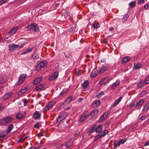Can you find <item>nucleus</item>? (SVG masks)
I'll return each mask as SVG.
<instances>
[{"label": "nucleus", "instance_id": "f03ea898", "mask_svg": "<svg viewBox=\"0 0 149 149\" xmlns=\"http://www.w3.org/2000/svg\"><path fill=\"white\" fill-rule=\"evenodd\" d=\"M55 102L54 101L49 102L47 104L45 107L44 109V112L47 111L52 108L53 107L54 105Z\"/></svg>", "mask_w": 149, "mask_h": 149}, {"label": "nucleus", "instance_id": "f257e3e1", "mask_svg": "<svg viewBox=\"0 0 149 149\" xmlns=\"http://www.w3.org/2000/svg\"><path fill=\"white\" fill-rule=\"evenodd\" d=\"M24 43L21 44L20 45H16L14 44H12L9 45V49L10 51H13L16 49L18 47L19 49L23 47Z\"/></svg>", "mask_w": 149, "mask_h": 149}, {"label": "nucleus", "instance_id": "de8ad7c7", "mask_svg": "<svg viewBox=\"0 0 149 149\" xmlns=\"http://www.w3.org/2000/svg\"><path fill=\"white\" fill-rule=\"evenodd\" d=\"M37 54H34L32 55L31 56V57L34 60H36L37 59Z\"/></svg>", "mask_w": 149, "mask_h": 149}, {"label": "nucleus", "instance_id": "72a5a7b5", "mask_svg": "<svg viewBox=\"0 0 149 149\" xmlns=\"http://www.w3.org/2000/svg\"><path fill=\"white\" fill-rule=\"evenodd\" d=\"M72 99V96H70L69 97H68L65 101V102L69 103L70 102Z\"/></svg>", "mask_w": 149, "mask_h": 149}, {"label": "nucleus", "instance_id": "7ed1b4c3", "mask_svg": "<svg viewBox=\"0 0 149 149\" xmlns=\"http://www.w3.org/2000/svg\"><path fill=\"white\" fill-rule=\"evenodd\" d=\"M12 120V118L9 116H7L3 118L1 121V124H8L11 122Z\"/></svg>", "mask_w": 149, "mask_h": 149}, {"label": "nucleus", "instance_id": "3c124183", "mask_svg": "<svg viewBox=\"0 0 149 149\" xmlns=\"http://www.w3.org/2000/svg\"><path fill=\"white\" fill-rule=\"evenodd\" d=\"M144 8L146 9H147L149 8V2L146 3L144 6Z\"/></svg>", "mask_w": 149, "mask_h": 149}, {"label": "nucleus", "instance_id": "bb28decb", "mask_svg": "<svg viewBox=\"0 0 149 149\" xmlns=\"http://www.w3.org/2000/svg\"><path fill=\"white\" fill-rule=\"evenodd\" d=\"M13 125L12 124H10L8 126L7 130H6L8 133L10 132L13 128Z\"/></svg>", "mask_w": 149, "mask_h": 149}, {"label": "nucleus", "instance_id": "0e129e2a", "mask_svg": "<svg viewBox=\"0 0 149 149\" xmlns=\"http://www.w3.org/2000/svg\"><path fill=\"white\" fill-rule=\"evenodd\" d=\"M80 134V132H76L75 134H74V136L75 137H77Z\"/></svg>", "mask_w": 149, "mask_h": 149}, {"label": "nucleus", "instance_id": "8fccbe9b", "mask_svg": "<svg viewBox=\"0 0 149 149\" xmlns=\"http://www.w3.org/2000/svg\"><path fill=\"white\" fill-rule=\"evenodd\" d=\"M26 92V90L24 88H22L20 90V91H19V93H21V94H23Z\"/></svg>", "mask_w": 149, "mask_h": 149}, {"label": "nucleus", "instance_id": "412c9836", "mask_svg": "<svg viewBox=\"0 0 149 149\" xmlns=\"http://www.w3.org/2000/svg\"><path fill=\"white\" fill-rule=\"evenodd\" d=\"M89 82L88 80H85L83 83L82 84V86L84 88H86L88 85Z\"/></svg>", "mask_w": 149, "mask_h": 149}, {"label": "nucleus", "instance_id": "5fc2aeb1", "mask_svg": "<svg viewBox=\"0 0 149 149\" xmlns=\"http://www.w3.org/2000/svg\"><path fill=\"white\" fill-rule=\"evenodd\" d=\"M42 77L41 76L39 77H38V84L42 80Z\"/></svg>", "mask_w": 149, "mask_h": 149}, {"label": "nucleus", "instance_id": "a878e982", "mask_svg": "<svg viewBox=\"0 0 149 149\" xmlns=\"http://www.w3.org/2000/svg\"><path fill=\"white\" fill-rule=\"evenodd\" d=\"M149 109V102L147 103L146 104L144 107L143 110L147 112Z\"/></svg>", "mask_w": 149, "mask_h": 149}, {"label": "nucleus", "instance_id": "7c9ffc66", "mask_svg": "<svg viewBox=\"0 0 149 149\" xmlns=\"http://www.w3.org/2000/svg\"><path fill=\"white\" fill-rule=\"evenodd\" d=\"M102 136L100 134H97L95 136V137L93 140V141H96L98 139L102 137Z\"/></svg>", "mask_w": 149, "mask_h": 149}, {"label": "nucleus", "instance_id": "4468645a", "mask_svg": "<svg viewBox=\"0 0 149 149\" xmlns=\"http://www.w3.org/2000/svg\"><path fill=\"white\" fill-rule=\"evenodd\" d=\"M73 144V141L71 139H69L65 143V146L67 148L71 146Z\"/></svg>", "mask_w": 149, "mask_h": 149}, {"label": "nucleus", "instance_id": "5701e85b", "mask_svg": "<svg viewBox=\"0 0 149 149\" xmlns=\"http://www.w3.org/2000/svg\"><path fill=\"white\" fill-rule=\"evenodd\" d=\"M8 134L6 130L1 132L0 133V138L5 137Z\"/></svg>", "mask_w": 149, "mask_h": 149}, {"label": "nucleus", "instance_id": "dca6fc26", "mask_svg": "<svg viewBox=\"0 0 149 149\" xmlns=\"http://www.w3.org/2000/svg\"><path fill=\"white\" fill-rule=\"evenodd\" d=\"M6 80V76L5 75H2L0 77V84H3Z\"/></svg>", "mask_w": 149, "mask_h": 149}, {"label": "nucleus", "instance_id": "58836bf2", "mask_svg": "<svg viewBox=\"0 0 149 149\" xmlns=\"http://www.w3.org/2000/svg\"><path fill=\"white\" fill-rule=\"evenodd\" d=\"M76 29V27L75 26L73 27H71L70 28V31L71 32L74 33L75 31V29Z\"/></svg>", "mask_w": 149, "mask_h": 149}, {"label": "nucleus", "instance_id": "e2e57ef3", "mask_svg": "<svg viewBox=\"0 0 149 149\" xmlns=\"http://www.w3.org/2000/svg\"><path fill=\"white\" fill-rule=\"evenodd\" d=\"M43 136V135L42 132H41L39 133H38V137L42 136Z\"/></svg>", "mask_w": 149, "mask_h": 149}, {"label": "nucleus", "instance_id": "2eb2a0df", "mask_svg": "<svg viewBox=\"0 0 149 149\" xmlns=\"http://www.w3.org/2000/svg\"><path fill=\"white\" fill-rule=\"evenodd\" d=\"M25 113L24 112H19L16 115V118L18 119H20L23 118L25 116Z\"/></svg>", "mask_w": 149, "mask_h": 149}, {"label": "nucleus", "instance_id": "a19ab883", "mask_svg": "<svg viewBox=\"0 0 149 149\" xmlns=\"http://www.w3.org/2000/svg\"><path fill=\"white\" fill-rule=\"evenodd\" d=\"M109 112L108 111L107 112H104L102 115L103 116V117L105 119H106L107 118V116L109 115Z\"/></svg>", "mask_w": 149, "mask_h": 149}, {"label": "nucleus", "instance_id": "423d86ee", "mask_svg": "<svg viewBox=\"0 0 149 149\" xmlns=\"http://www.w3.org/2000/svg\"><path fill=\"white\" fill-rule=\"evenodd\" d=\"M109 65L107 64H105L102 67L100 68L98 71V73H103L107 70L109 67Z\"/></svg>", "mask_w": 149, "mask_h": 149}, {"label": "nucleus", "instance_id": "473e14b6", "mask_svg": "<svg viewBox=\"0 0 149 149\" xmlns=\"http://www.w3.org/2000/svg\"><path fill=\"white\" fill-rule=\"evenodd\" d=\"M136 4V1H132L129 4V5L130 7L133 8L135 6Z\"/></svg>", "mask_w": 149, "mask_h": 149}, {"label": "nucleus", "instance_id": "e433bc0d", "mask_svg": "<svg viewBox=\"0 0 149 149\" xmlns=\"http://www.w3.org/2000/svg\"><path fill=\"white\" fill-rule=\"evenodd\" d=\"M44 85L43 84H40L38 86V91L41 90L44 88Z\"/></svg>", "mask_w": 149, "mask_h": 149}, {"label": "nucleus", "instance_id": "338daca9", "mask_svg": "<svg viewBox=\"0 0 149 149\" xmlns=\"http://www.w3.org/2000/svg\"><path fill=\"white\" fill-rule=\"evenodd\" d=\"M110 123V121L109 120H108L106 122V124L107 125H109Z\"/></svg>", "mask_w": 149, "mask_h": 149}, {"label": "nucleus", "instance_id": "a211bd4d", "mask_svg": "<svg viewBox=\"0 0 149 149\" xmlns=\"http://www.w3.org/2000/svg\"><path fill=\"white\" fill-rule=\"evenodd\" d=\"M102 127L100 125H98L97 127L96 125V133H100L102 130Z\"/></svg>", "mask_w": 149, "mask_h": 149}, {"label": "nucleus", "instance_id": "774afa93", "mask_svg": "<svg viewBox=\"0 0 149 149\" xmlns=\"http://www.w3.org/2000/svg\"><path fill=\"white\" fill-rule=\"evenodd\" d=\"M148 145H149V141L145 143L144 145L145 146H148Z\"/></svg>", "mask_w": 149, "mask_h": 149}, {"label": "nucleus", "instance_id": "c03bdc74", "mask_svg": "<svg viewBox=\"0 0 149 149\" xmlns=\"http://www.w3.org/2000/svg\"><path fill=\"white\" fill-rule=\"evenodd\" d=\"M29 103V102L28 101V100L25 99L24 101V105L25 106H26Z\"/></svg>", "mask_w": 149, "mask_h": 149}, {"label": "nucleus", "instance_id": "69168bd1", "mask_svg": "<svg viewBox=\"0 0 149 149\" xmlns=\"http://www.w3.org/2000/svg\"><path fill=\"white\" fill-rule=\"evenodd\" d=\"M134 105V104L133 102H132L129 105V107L130 108L132 107Z\"/></svg>", "mask_w": 149, "mask_h": 149}, {"label": "nucleus", "instance_id": "680f3d73", "mask_svg": "<svg viewBox=\"0 0 149 149\" xmlns=\"http://www.w3.org/2000/svg\"><path fill=\"white\" fill-rule=\"evenodd\" d=\"M116 142H117L116 141H115L114 142V148L115 149L116 148V147H118V146H117V145H116Z\"/></svg>", "mask_w": 149, "mask_h": 149}, {"label": "nucleus", "instance_id": "4be33fe9", "mask_svg": "<svg viewBox=\"0 0 149 149\" xmlns=\"http://www.w3.org/2000/svg\"><path fill=\"white\" fill-rule=\"evenodd\" d=\"M119 81L117 80L111 86V88L113 89H115L118 86V85L119 84Z\"/></svg>", "mask_w": 149, "mask_h": 149}, {"label": "nucleus", "instance_id": "6e6d98bb", "mask_svg": "<svg viewBox=\"0 0 149 149\" xmlns=\"http://www.w3.org/2000/svg\"><path fill=\"white\" fill-rule=\"evenodd\" d=\"M9 0H1L0 1L1 4H2L7 2Z\"/></svg>", "mask_w": 149, "mask_h": 149}, {"label": "nucleus", "instance_id": "ea45409f", "mask_svg": "<svg viewBox=\"0 0 149 149\" xmlns=\"http://www.w3.org/2000/svg\"><path fill=\"white\" fill-rule=\"evenodd\" d=\"M33 118L36 120L37 119V111H36L34 113Z\"/></svg>", "mask_w": 149, "mask_h": 149}, {"label": "nucleus", "instance_id": "13d9d810", "mask_svg": "<svg viewBox=\"0 0 149 149\" xmlns=\"http://www.w3.org/2000/svg\"><path fill=\"white\" fill-rule=\"evenodd\" d=\"M56 79L55 78H54V77L53 76V75H52L51 76L49 77V80L50 81H52L53 80Z\"/></svg>", "mask_w": 149, "mask_h": 149}, {"label": "nucleus", "instance_id": "2f4dec72", "mask_svg": "<svg viewBox=\"0 0 149 149\" xmlns=\"http://www.w3.org/2000/svg\"><path fill=\"white\" fill-rule=\"evenodd\" d=\"M98 112V111L97 110H95L92 111L90 114L91 116H94L97 114Z\"/></svg>", "mask_w": 149, "mask_h": 149}, {"label": "nucleus", "instance_id": "aec40b11", "mask_svg": "<svg viewBox=\"0 0 149 149\" xmlns=\"http://www.w3.org/2000/svg\"><path fill=\"white\" fill-rule=\"evenodd\" d=\"M96 125H93L91 126V129L89 132V134L93 133L95 131H96Z\"/></svg>", "mask_w": 149, "mask_h": 149}, {"label": "nucleus", "instance_id": "37998d69", "mask_svg": "<svg viewBox=\"0 0 149 149\" xmlns=\"http://www.w3.org/2000/svg\"><path fill=\"white\" fill-rule=\"evenodd\" d=\"M100 100H97L95 101V104L97 107L99 106L100 104Z\"/></svg>", "mask_w": 149, "mask_h": 149}, {"label": "nucleus", "instance_id": "393cba45", "mask_svg": "<svg viewBox=\"0 0 149 149\" xmlns=\"http://www.w3.org/2000/svg\"><path fill=\"white\" fill-rule=\"evenodd\" d=\"M144 84H145L144 83V81L143 80H141L138 84V86L139 88H141L143 86Z\"/></svg>", "mask_w": 149, "mask_h": 149}, {"label": "nucleus", "instance_id": "39448f33", "mask_svg": "<svg viewBox=\"0 0 149 149\" xmlns=\"http://www.w3.org/2000/svg\"><path fill=\"white\" fill-rule=\"evenodd\" d=\"M26 77V75L25 74H22L20 76L18 81L17 83V84L19 85L21 84L24 81V79Z\"/></svg>", "mask_w": 149, "mask_h": 149}, {"label": "nucleus", "instance_id": "603ef678", "mask_svg": "<svg viewBox=\"0 0 149 149\" xmlns=\"http://www.w3.org/2000/svg\"><path fill=\"white\" fill-rule=\"evenodd\" d=\"M65 14L66 15V17L68 18H70V13L68 11L65 12Z\"/></svg>", "mask_w": 149, "mask_h": 149}, {"label": "nucleus", "instance_id": "c85d7f7f", "mask_svg": "<svg viewBox=\"0 0 149 149\" xmlns=\"http://www.w3.org/2000/svg\"><path fill=\"white\" fill-rule=\"evenodd\" d=\"M144 83L145 84H149V75L147 76L145 78L144 81Z\"/></svg>", "mask_w": 149, "mask_h": 149}, {"label": "nucleus", "instance_id": "6e6552de", "mask_svg": "<svg viewBox=\"0 0 149 149\" xmlns=\"http://www.w3.org/2000/svg\"><path fill=\"white\" fill-rule=\"evenodd\" d=\"M144 101V100L143 99H141L138 102L135 107L134 109H140Z\"/></svg>", "mask_w": 149, "mask_h": 149}, {"label": "nucleus", "instance_id": "c9c22d12", "mask_svg": "<svg viewBox=\"0 0 149 149\" xmlns=\"http://www.w3.org/2000/svg\"><path fill=\"white\" fill-rule=\"evenodd\" d=\"M97 75V74L95 73V72H92L91 74L90 77L91 78H93L95 77Z\"/></svg>", "mask_w": 149, "mask_h": 149}, {"label": "nucleus", "instance_id": "052dcab7", "mask_svg": "<svg viewBox=\"0 0 149 149\" xmlns=\"http://www.w3.org/2000/svg\"><path fill=\"white\" fill-rule=\"evenodd\" d=\"M120 140H118L116 142V145H117V146H119L120 144Z\"/></svg>", "mask_w": 149, "mask_h": 149}, {"label": "nucleus", "instance_id": "cd10ccee", "mask_svg": "<svg viewBox=\"0 0 149 149\" xmlns=\"http://www.w3.org/2000/svg\"><path fill=\"white\" fill-rule=\"evenodd\" d=\"M108 131L107 130H103L102 131V132L101 134H100L101 135V136H102V137H103L107 134L108 133Z\"/></svg>", "mask_w": 149, "mask_h": 149}, {"label": "nucleus", "instance_id": "f3484780", "mask_svg": "<svg viewBox=\"0 0 149 149\" xmlns=\"http://www.w3.org/2000/svg\"><path fill=\"white\" fill-rule=\"evenodd\" d=\"M142 66V64L140 63H134V65L133 68L135 70H137L140 69Z\"/></svg>", "mask_w": 149, "mask_h": 149}, {"label": "nucleus", "instance_id": "09e8293b", "mask_svg": "<svg viewBox=\"0 0 149 149\" xmlns=\"http://www.w3.org/2000/svg\"><path fill=\"white\" fill-rule=\"evenodd\" d=\"M105 119L103 117V116L102 115L101 116L99 120V122H101L102 121Z\"/></svg>", "mask_w": 149, "mask_h": 149}, {"label": "nucleus", "instance_id": "bf43d9fd", "mask_svg": "<svg viewBox=\"0 0 149 149\" xmlns=\"http://www.w3.org/2000/svg\"><path fill=\"white\" fill-rule=\"evenodd\" d=\"M147 117L145 116H142L141 117L140 119L141 120H144Z\"/></svg>", "mask_w": 149, "mask_h": 149}, {"label": "nucleus", "instance_id": "6ab92c4d", "mask_svg": "<svg viewBox=\"0 0 149 149\" xmlns=\"http://www.w3.org/2000/svg\"><path fill=\"white\" fill-rule=\"evenodd\" d=\"M109 81L106 78H104L100 80V85H104L108 82Z\"/></svg>", "mask_w": 149, "mask_h": 149}, {"label": "nucleus", "instance_id": "4c0bfd02", "mask_svg": "<svg viewBox=\"0 0 149 149\" xmlns=\"http://www.w3.org/2000/svg\"><path fill=\"white\" fill-rule=\"evenodd\" d=\"M93 26L94 28L97 29L100 27V25L98 23H94L93 24Z\"/></svg>", "mask_w": 149, "mask_h": 149}, {"label": "nucleus", "instance_id": "0eeeda50", "mask_svg": "<svg viewBox=\"0 0 149 149\" xmlns=\"http://www.w3.org/2000/svg\"><path fill=\"white\" fill-rule=\"evenodd\" d=\"M27 27L28 30H31V29L34 31H36V28H37V24L35 23H32L30 25H28Z\"/></svg>", "mask_w": 149, "mask_h": 149}, {"label": "nucleus", "instance_id": "20e7f679", "mask_svg": "<svg viewBox=\"0 0 149 149\" xmlns=\"http://www.w3.org/2000/svg\"><path fill=\"white\" fill-rule=\"evenodd\" d=\"M67 113L64 112H61L58 116L57 119V122H60L62 120H64L67 117Z\"/></svg>", "mask_w": 149, "mask_h": 149}, {"label": "nucleus", "instance_id": "4d7b16f0", "mask_svg": "<svg viewBox=\"0 0 149 149\" xmlns=\"http://www.w3.org/2000/svg\"><path fill=\"white\" fill-rule=\"evenodd\" d=\"M144 0H139L138 2V5H140L142 3L144 2Z\"/></svg>", "mask_w": 149, "mask_h": 149}, {"label": "nucleus", "instance_id": "c756f323", "mask_svg": "<svg viewBox=\"0 0 149 149\" xmlns=\"http://www.w3.org/2000/svg\"><path fill=\"white\" fill-rule=\"evenodd\" d=\"M32 50V49L31 48H29L26 49L22 53H21V54H27V53L31 52Z\"/></svg>", "mask_w": 149, "mask_h": 149}, {"label": "nucleus", "instance_id": "9b49d317", "mask_svg": "<svg viewBox=\"0 0 149 149\" xmlns=\"http://www.w3.org/2000/svg\"><path fill=\"white\" fill-rule=\"evenodd\" d=\"M87 116V115H86L84 113H82L80 116L78 121L80 122L84 121L86 120Z\"/></svg>", "mask_w": 149, "mask_h": 149}, {"label": "nucleus", "instance_id": "a18cd8bd", "mask_svg": "<svg viewBox=\"0 0 149 149\" xmlns=\"http://www.w3.org/2000/svg\"><path fill=\"white\" fill-rule=\"evenodd\" d=\"M58 72H54V75H53V76L54 77V78L56 79L57 77H58Z\"/></svg>", "mask_w": 149, "mask_h": 149}, {"label": "nucleus", "instance_id": "49530a36", "mask_svg": "<svg viewBox=\"0 0 149 149\" xmlns=\"http://www.w3.org/2000/svg\"><path fill=\"white\" fill-rule=\"evenodd\" d=\"M127 140V139L126 138H125L123 139H120V143L122 144H123Z\"/></svg>", "mask_w": 149, "mask_h": 149}, {"label": "nucleus", "instance_id": "f8f14e48", "mask_svg": "<svg viewBox=\"0 0 149 149\" xmlns=\"http://www.w3.org/2000/svg\"><path fill=\"white\" fill-rule=\"evenodd\" d=\"M123 98V96L120 97L119 98L116 100L111 105L112 107H114L117 105L120 102Z\"/></svg>", "mask_w": 149, "mask_h": 149}, {"label": "nucleus", "instance_id": "9d476101", "mask_svg": "<svg viewBox=\"0 0 149 149\" xmlns=\"http://www.w3.org/2000/svg\"><path fill=\"white\" fill-rule=\"evenodd\" d=\"M18 29V27L15 26L12 29L8 32V34L9 35L11 36L14 34L17 31Z\"/></svg>", "mask_w": 149, "mask_h": 149}, {"label": "nucleus", "instance_id": "f704fd0d", "mask_svg": "<svg viewBox=\"0 0 149 149\" xmlns=\"http://www.w3.org/2000/svg\"><path fill=\"white\" fill-rule=\"evenodd\" d=\"M129 17V15L128 14H126L124 16L123 18V20L122 21L124 22L126 21Z\"/></svg>", "mask_w": 149, "mask_h": 149}, {"label": "nucleus", "instance_id": "79ce46f5", "mask_svg": "<svg viewBox=\"0 0 149 149\" xmlns=\"http://www.w3.org/2000/svg\"><path fill=\"white\" fill-rule=\"evenodd\" d=\"M104 92L103 91H101L97 95H96L95 97H100L102 95L104 94Z\"/></svg>", "mask_w": 149, "mask_h": 149}, {"label": "nucleus", "instance_id": "ddd939ff", "mask_svg": "<svg viewBox=\"0 0 149 149\" xmlns=\"http://www.w3.org/2000/svg\"><path fill=\"white\" fill-rule=\"evenodd\" d=\"M13 94L11 92H8L6 93L3 95V100H5L6 99H8Z\"/></svg>", "mask_w": 149, "mask_h": 149}, {"label": "nucleus", "instance_id": "b1692460", "mask_svg": "<svg viewBox=\"0 0 149 149\" xmlns=\"http://www.w3.org/2000/svg\"><path fill=\"white\" fill-rule=\"evenodd\" d=\"M130 59V57L129 56H127L123 58L122 61L123 63H125L129 61Z\"/></svg>", "mask_w": 149, "mask_h": 149}, {"label": "nucleus", "instance_id": "1a4fd4ad", "mask_svg": "<svg viewBox=\"0 0 149 149\" xmlns=\"http://www.w3.org/2000/svg\"><path fill=\"white\" fill-rule=\"evenodd\" d=\"M47 63V61H45L40 62L39 63H38V70L45 66Z\"/></svg>", "mask_w": 149, "mask_h": 149}, {"label": "nucleus", "instance_id": "864d4df0", "mask_svg": "<svg viewBox=\"0 0 149 149\" xmlns=\"http://www.w3.org/2000/svg\"><path fill=\"white\" fill-rule=\"evenodd\" d=\"M33 84L34 85L37 84V78H36L35 79Z\"/></svg>", "mask_w": 149, "mask_h": 149}]
</instances>
